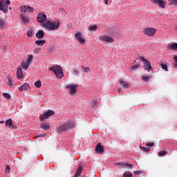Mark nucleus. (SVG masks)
I'll use <instances>...</instances> for the list:
<instances>
[{
	"mask_svg": "<svg viewBox=\"0 0 177 177\" xmlns=\"http://www.w3.org/2000/svg\"><path fill=\"white\" fill-rule=\"evenodd\" d=\"M8 5H10V0H0V10L4 14L8 13L9 10Z\"/></svg>",
	"mask_w": 177,
	"mask_h": 177,
	"instance_id": "nucleus-4",
	"label": "nucleus"
},
{
	"mask_svg": "<svg viewBox=\"0 0 177 177\" xmlns=\"http://www.w3.org/2000/svg\"><path fill=\"white\" fill-rule=\"evenodd\" d=\"M134 63H136V60L134 61Z\"/></svg>",
	"mask_w": 177,
	"mask_h": 177,
	"instance_id": "nucleus-56",
	"label": "nucleus"
},
{
	"mask_svg": "<svg viewBox=\"0 0 177 177\" xmlns=\"http://www.w3.org/2000/svg\"><path fill=\"white\" fill-rule=\"evenodd\" d=\"M21 13H26L27 10L29 13L34 12V8L32 7H30V6H23L19 8Z\"/></svg>",
	"mask_w": 177,
	"mask_h": 177,
	"instance_id": "nucleus-8",
	"label": "nucleus"
},
{
	"mask_svg": "<svg viewBox=\"0 0 177 177\" xmlns=\"http://www.w3.org/2000/svg\"><path fill=\"white\" fill-rule=\"evenodd\" d=\"M104 149L103 146L100 143H98L95 147V153L97 154H102V153H104Z\"/></svg>",
	"mask_w": 177,
	"mask_h": 177,
	"instance_id": "nucleus-15",
	"label": "nucleus"
},
{
	"mask_svg": "<svg viewBox=\"0 0 177 177\" xmlns=\"http://www.w3.org/2000/svg\"><path fill=\"white\" fill-rule=\"evenodd\" d=\"M88 30L89 31H96L97 30V26L93 25V26H89Z\"/></svg>",
	"mask_w": 177,
	"mask_h": 177,
	"instance_id": "nucleus-30",
	"label": "nucleus"
},
{
	"mask_svg": "<svg viewBox=\"0 0 177 177\" xmlns=\"http://www.w3.org/2000/svg\"><path fill=\"white\" fill-rule=\"evenodd\" d=\"M50 71H53L55 74V77L59 80L63 78V68L59 66H53L49 68Z\"/></svg>",
	"mask_w": 177,
	"mask_h": 177,
	"instance_id": "nucleus-2",
	"label": "nucleus"
},
{
	"mask_svg": "<svg viewBox=\"0 0 177 177\" xmlns=\"http://www.w3.org/2000/svg\"><path fill=\"white\" fill-rule=\"evenodd\" d=\"M46 20V15L40 13L37 15V21L38 23H45V21Z\"/></svg>",
	"mask_w": 177,
	"mask_h": 177,
	"instance_id": "nucleus-12",
	"label": "nucleus"
},
{
	"mask_svg": "<svg viewBox=\"0 0 177 177\" xmlns=\"http://www.w3.org/2000/svg\"><path fill=\"white\" fill-rule=\"evenodd\" d=\"M134 174H135V175H140V174H142V171H136L134 172Z\"/></svg>",
	"mask_w": 177,
	"mask_h": 177,
	"instance_id": "nucleus-47",
	"label": "nucleus"
},
{
	"mask_svg": "<svg viewBox=\"0 0 177 177\" xmlns=\"http://www.w3.org/2000/svg\"><path fill=\"white\" fill-rule=\"evenodd\" d=\"M149 80H151V75H149L148 76H142V80L144 82H149Z\"/></svg>",
	"mask_w": 177,
	"mask_h": 177,
	"instance_id": "nucleus-23",
	"label": "nucleus"
},
{
	"mask_svg": "<svg viewBox=\"0 0 177 177\" xmlns=\"http://www.w3.org/2000/svg\"><path fill=\"white\" fill-rule=\"evenodd\" d=\"M17 78H23V70H21V68H19L17 72Z\"/></svg>",
	"mask_w": 177,
	"mask_h": 177,
	"instance_id": "nucleus-22",
	"label": "nucleus"
},
{
	"mask_svg": "<svg viewBox=\"0 0 177 177\" xmlns=\"http://www.w3.org/2000/svg\"><path fill=\"white\" fill-rule=\"evenodd\" d=\"M176 30H177V28H176Z\"/></svg>",
	"mask_w": 177,
	"mask_h": 177,
	"instance_id": "nucleus-57",
	"label": "nucleus"
},
{
	"mask_svg": "<svg viewBox=\"0 0 177 177\" xmlns=\"http://www.w3.org/2000/svg\"><path fill=\"white\" fill-rule=\"evenodd\" d=\"M3 96L5 99H7V100H10V99H12V96L8 93H3Z\"/></svg>",
	"mask_w": 177,
	"mask_h": 177,
	"instance_id": "nucleus-26",
	"label": "nucleus"
},
{
	"mask_svg": "<svg viewBox=\"0 0 177 177\" xmlns=\"http://www.w3.org/2000/svg\"><path fill=\"white\" fill-rule=\"evenodd\" d=\"M169 1L171 2L172 5L177 6V0H169Z\"/></svg>",
	"mask_w": 177,
	"mask_h": 177,
	"instance_id": "nucleus-42",
	"label": "nucleus"
},
{
	"mask_svg": "<svg viewBox=\"0 0 177 177\" xmlns=\"http://www.w3.org/2000/svg\"><path fill=\"white\" fill-rule=\"evenodd\" d=\"M39 50H41V48H36L35 50H34V52H35V53H38V52H39Z\"/></svg>",
	"mask_w": 177,
	"mask_h": 177,
	"instance_id": "nucleus-49",
	"label": "nucleus"
},
{
	"mask_svg": "<svg viewBox=\"0 0 177 177\" xmlns=\"http://www.w3.org/2000/svg\"><path fill=\"white\" fill-rule=\"evenodd\" d=\"M21 18L23 23H24L25 24L26 23H28V21H30V18L26 16V13H24V12H22V14L21 15Z\"/></svg>",
	"mask_w": 177,
	"mask_h": 177,
	"instance_id": "nucleus-19",
	"label": "nucleus"
},
{
	"mask_svg": "<svg viewBox=\"0 0 177 177\" xmlns=\"http://www.w3.org/2000/svg\"><path fill=\"white\" fill-rule=\"evenodd\" d=\"M28 66H30L28 62H22V68L24 70H27V68H28Z\"/></svg>",
	"mask_w": 177,
	"mask_h": 177,
	"instance_id": "nucleus-28",
	"label": "nucleus"
},
{
	"mask_svg": "<svg viewBox=\"0 0 177 177\" xmlns=\"http://www.w3.org/2000/svg\"><path fill=\"white\" fill-rule=\"evenodd\" d=\"M35 138H39V135H37V136H35Z\"/></svg>",
	"mask_w": 177,
	"mask_h": 177,
	"instance_id": "nucleus-53",
	"label": "nucleus"
},
{
	"mask_svg": "<svg viewBox=\"0 0 177 177\" xmlns=\"http://www.w3.org/2000/svg\"><path fill=\"white\" fill-rule=\"evenodd\" d=\"M92 105H93V107H95V106H96V101L95 100L92 101Z\"/></svg>",
	"mask_w": 177,
	"mask_h": 177,
	"instance_id": "nucleus-50",
	"label": "nucleus"
},
{
	"mask_svg": "<svg viewBox=\"0 0 177 177\" xmlns=\"http://www.w3.org/2000/svg\"><path fill=\"white\" fill-rule=\"evenodd\" d=\"M99 40L102 41V42H107L108 44H111V42H114V39L113 37L110 36H100L99 37Z\"/></svg>",
	"mask_w": 177,
	"mask_h": 177,
	"instance_id": "nucleus-9",
	"label": "nucleus"
},
{
	"mask_svg": "<svg viewBox=\"0 0 177 177\" xmlns=\"http://www.w3.org/2000/svg\"><path fill=\"white\" fill-rule=\"evenodd\" d=\"M124 168H127V169H132V168H133V165L124 162Z\"/></svg>",
	"mask_w": 177,
	"mask_h": 177,
	"instance_id": "nucleus-29",
	"label": "nucleus"
},
{
	"mask_svg": "<svg viewBox=\"0 0 177 177\" xmlns=\"http://www.w3.org/2000/svg\"><path fill=\"white\" fill-rule=\"evenodd\" d=\"M139 59L142 63H144V68H145V70L147 71H150V70H151V62L145 59L143 56L139 57Z\"/></svg>",
	"mask_w": 177,
	"mask_h": 177,
	"instance_id": "nucleus-5",
	"label": "nucleus"
},
{
	"mask_svg": "<svg viewBox=\"0 0 177 177\" xmlns=\"http://www.w3.org/2000/svg\"><path fill=\"white\" fill-rule=\"evenodd\" d=\"M45 35V33L44 32V30H39L36 33V38H38V39H42Z\"/></svg>",
	"mask_w": 177,
	"mask_h": 177,
	"instance_id": "nucleus-20",
	"label": "nucleus"
},
{
	"mask_svg": "<svg viewBox=\"0 0 177 177\" xmlns=\"http://www.w3.org/2000/svg\"><path fill=\"white\" fill-rule=\"evenodd\" d=\"M105 5H109V0H104Z\"/></svg>",
	"mask_w": 177,
	"mask_h": 177,
	"instance_id": "nucleus-51",
	"label": "nucleus"
},
{
	"mask_svg": "<svg viewBox=\"0 0 177 177\" xmlns=\"http://www.w3.org/2000/svg\"><path fill=\"white\" fill-rule=\"evenodd\" d=\"M151 1L155 5H158L159 8H161V9H165V1L162 0H151Z\"/></svg>",
	"mask_w": 177,
	"mask_h": 177,
	"instance_id": "nucleus-11",
	"label": "nucleus"
},
{
	"mask_svg": "<svg viewBox=\"0 0 177 177\" xmlns=\"http://www.w3.org/2000/svg\"><path fill=\"white\" fill-rule=\"evenodd\" d=\"M169 49H170L171 50H176V51H177V43H174V44H171L169 46Z\"/></svg>",
	"mask_w": 177,
	"mask_h": 177,
	"instance_id": "nucleus-25",
	"label": "nucleus"
},
{
	"mask_svg": "<svg viewBox=\"0 0 177 177\" xmlns=\"http://www.w3.org/2000/svg\"><path fill=\"white\" fill-rule=\"evenodd\" d=\"M73 74L75 75H77L80 74V71L77 70H73Z\"/></svg>",
	"mask_w": 177,
	"mask_h": 177,
	"instance_id": "nucleus-45",
	"label": "nucleus"
},
{
	"mask_svg": "<svg viewBox=\"0 0 177 177\" xmlns=\"http://www.w3.org/2000/svg\"><path fill=\"white\" fill-rule=\"evenodd\" d=\"M82 68L84 71V73H89L91 71V69L88 67H84L83 65H82Z\"/></svg>",
	"mask_w": 177,
	"mask_h": 177,
	"instance_id": "nucleus-36",
	"label": "nucleus"
},
{
	"mask_svg": "<svg viewBox=\"0 0 177 177\" xmlns=\"http://www.w3.org/2000/svg\"><path fill=\"white\" fill-rule=\"evenodd\" d=\"M6 174H9V172H10V167L9 166H6Z\"/></svg>",
	"mask_w": 177,
	"mask_h": 177,
	"instance_id": "nucleus-44",
	"label": "nucleus"
},
{
	"mask_svg": "<svg viewBox=\"0 0 177 177\" xmlns=\"http://www.w3.org/2000/svg\"><path fill=\"white\" fill-rule=\"evenodd\" d=\"M141 150H142V151H146L147 153L150 151V148L149 147H140Z\"/></svg>",
	"mask_w": 177,
	"mask_h": 177,
	"instance_id": "nucleus-35",
	"label": "nucleus"
},
{
	"mask_svg": "<svg viewBox=\"0 0 177 177\" xmlns=\"http://www.w3.org/2000/svg\"><path fill=\"white\" fill-rule=\"evenodd\" d=\"M74 127V123L66 122L64 124L61 125L57 129V133H62V132H67L68 129H71Z\"/></svg>",
	"mask_w": 177,
	"mask_h": 177,
	"instance_id": "nucleus-3",
	"label": "nucleus"
},
{
	"mask_svg": "<svg viewBox=\"0 0 177 177\" xmlns=\"http://www.w3.org/2000/svg\"><path fill=\"white\" fill-rule=\"evenodd\" d=\"M35 86H36V88H41V81L38 80L37 82H36L35 83Z\"/></svg>",
	"mask_w": 177,
	"mask_h": 177,
	"instance_id": "nucleus-37",
	"label": "nucleus"
},
{
	"mask_svg": "<svg viewBox=\"0 0 177 177\" xmlns=\"http://www.w3.org/2000/svg\"><path fill=\"white\" fill-rule=\"evenodd\" d=\"M42 26L46 30H48L49 31H55V30H57L59 27H60V22H51L50 21H46L44 24H42Z\"/></svg>",
	"mask_w": 177,
	"mask_h": 177,
	"instance_id": "nucleus-1",
	"label": "nucleus"
},
{
	"mask_svg": "<svg viewBox=\"0 0 177 177\" xmlns=\"http://www.w3.org/2000/svg\"><path fill=\"white\" fill-rule=\"evenodd\" d=\"M39 138H44L45 136H46V134H45V133L39 134Z\"/></svg>",
	"mask_w": 177,
	"mask_h": 177,
	"instance_id": "nucleus-48",
	"label": "nucleus"
},
{
	"mask_svg": "<svg viewBox=\"0 0 177 177\" xmlns=\"http://www.w3.org/2000/svg\"><path fill=\"white\" fill-rule=\"evenodd\" d=\"M5 26V21L2 19H0V27H3Z\"/></svg>",
	"mask_w": 177,
	"mask_h": 177,
	"instance_id": "nucleus-43",
	"label": "nucleus"
},
{
	"mask_svg": "<svg viewBox=\"0 0 177 177\" xmlns=\"http://www.w3.org/2000/svg\"><path fill=\"white\" fill-rule=\"evenodd\" d=\"M77 84H68L66 87V89H70L69 95H74L77 92Z\"/></svg>",
	"mask_w": 177,
	"mask_h": 177,
	"instance_id": "nucleus-10",
	"label": "nucleus"
},
{
	"mask_svg": "<svg viewBox=\"0 0 177 177\" xmlns=\"http://www.w3.org/2000/svg\"><path fill=\"white\" fill-rule=\"evenodd\" d=\"M51 115H55V111L52 110H48V111L45 112L40 117V121H44V120H46V118H49Z\"/></svg>",
	"mask_w": 177,
	"mask_h": 177,
	"instance_id": "nucleus-7",
	"label": "nucleus"
},
{
	"mask_svg": "<svg viewBox=\"0 0 177 177\" xmlns=\"http://www.w3.org/2000/svg\"><path fill=\"white\" fill-rule=\"evenodd\" d=\"M154 143L153 142H148L146 144V146H153Z\"/></svg>",
	"mask_w": 177,
	"mask_h": 177,
	"instance_id": "nucleus-46",
	"label": "nucleus"
},
{
	"mask_svg": "<svg viewBox=\"0 0 177 177\" xmlns=\"http://www.w3.org/2000/svg\"><path fill=\"white\" fill-rule=\"evenodd\" d=\"M32 59H34V56H32V55H30L28 57V59H27V63L28 64H31V62H32Z\"/></svg>",
	"mask_w": 177,
	"mask_h": 177,
	"instance_id": "nucleus-32",
	"label": "nucleus"
},
{
	"mask_svg": "<svg viewBox=\"0 0 177 177\" xmlns=\"http://www.w3.org/2000/svg\"><path fill=\"white\" fill-rule=\"evenodd\" d=\"M8 79V85H12V82H13V79L12 78V77L8 76L7 77Z\"/></svg>",
	"mask_w": 177,
	"mask_h": 177,
	"instance_id": "nucleus-34",
	"label": "nucleus"
},
{
	"mask_svg": "<svg viewBox=\"0 0 177 177\" xmlns=\"http://www.w3.org/2000/svg\"><path fill=\"white\" fill-rule=\"evenodd\" d=\"M160 67L165 71H168V66H167V64H160Z\"/></svg>",
	"mask_w": 177,
	"mask_h": 177,
	"instance_id": "nucleus-33",
	"label": "nucleus"
},
{
	"mask_svg": "<svg viewBox=\"0 0 177 177\" xmlns=\"http://www.w3.org/2000/svg\"><path fill=\"white\" fill-rule=\"evenodd\" d=\"M46 44V40H37L35 41V44L37 45V46H42V45H45Z\"/></svg>",
	"mask_w": 177,
	"mask_h": 177,
	"instance_id": "nucleus-21",
	"label": "nucleus"
},
{
	"mask_svg": "<svg viewBox=\"0 0 177 177\" xmlns=\"http://www.w3.org/2000/svg\"><path fill=\"white\" fill-rule=\"evenodd\" d=\"M7 128H11V129H16L17 127L16 125H13V122H12V119H8L5 124Z\"/></svg>",
	"mask_w": 177,
	"mask_h": 177,
	"instance_id": "nucleus-14",
	"label": "nucleus"
},
{
	"mask_svg": "<svg viewBox=\"0 0 177 177\" xmlns=\"http://www.w3.org/2000/svg\"><path fill=\"white\" fill-rule=\"evenodd\" d=\"M41 128H42V129H44V131H46L49 129V125H48L46 123H43Z\"/></svg>",
	"mask_w": 177,
	"mask_h": 177,
	"instance_id": "nucleus-31",
	"label": "nucleus"
},
{
	"mask_svg": "<svg viewBox=\"0 0 177 177\" xmlns=\"http://www.w3.org/2000/svg\"><path fill=\"white\" fill-rule=\"evenodd\" d=\"M115 165H116V167H119V169H121L122 168H124L125 166V162H115Z\"/></svg>",
	"mask_w": 177,
	"mask_h": 177,
	"instance_id": "nucleus-24",
	"label": "nucleus"
},
{
	"mask_svg": "<svg viewBox=\"0 0 177 177\" xmlns=\"http://www.w3.org/2000/svg\"><path fill=\"white\" fill-rule=\"evenodd\" d=\"M76 174H75V176L73 177H80L81 176V174H82V163L80 164L77 166V170H76Z\"/></svg>",
	"mask_w": 177,
	"mask_h": 177,
	"instance_id": "nucleus-16",
	"label": "nucleus"
},
{
	"mask_svg": "<svg viewBox=\"0 0 177 177\" xmlns=\"http://www.w3.org/2000/svg\"><path fill=\"white\" fill-rule=\"evenodd\" d=\"M157 30L154 28H146L143 30V33L147 37H154Z\"/></svg>",
	"mask_w": 177,
	"mask_h": 177,
	"instance_id": "nucleus-6",
	"label": "nucleus"
},
{
	"mask_svg": "<svg viewBox=\"0 0 177 177\" xmlns=\"http://www.w3.org/2000/svg\"><path fill=\"white\" fill-rule=\"evenodd\" d=\"M173 59L175 62V64H174V68H177V56H174Z\"/></svg>",
	"mask_w": 177,
	"mask_h": 177,
	"instance_id": "nucleus-38",
	"label": "nucleus"
},
{
	"mask_svg": "<svg viewBox=\"0 0 177 177\" xmlns=\"http://www.w3.org/2000/svg\"><path fill=\"white\" fill-rule=\"evenodd\" d=\"M75 37L80 44H82L83 45L85 44V39L82 38V34H81V32L76 33Z\"/></svg>",
	"mask_w": 177,
	"mask_h": 177,
	"instance_id": "nucleus-13",
	"label": "nucleus"
},
{
	"mask_svg": "<svg viewBox=\"0 0 177 177\" xmlns=\"http://www.w3.org/2000/svg\"><path fill=\"white\" fill-rule=\"evenodd\" d=\"M167 151H162L159 152V156H167Z\"/></svg>",
	"mask_w": 177,
	"mask_h": 177,
	"instance_id": "nucleus-40",
	"label": "nucleus"
},
{
	"mask_svg": "<svg viewBox=\"0 0 177 177\" xmlns=\"http://www.w3.org/2000/svg\"><path fill=\"white\" fill-rule=\"evenodd\" d=\"M28 89H30V85L27 83H24L19 87V92H23L24 91H28Z\"/></svg>",
	"mask_w": 177,
	"mask_h": 177,
	"instance_id": "nucleus-18",
	"label": "nucleus"
},
{
	"mask_svg": "<svg viewBox=\"0 0 177 177\" xmlns=\"http://www.w3.org/2000/svg\"><path fill=\"white\" fill-rule=\"evenodd\" d=\"M119 82H120V85H121V86H122V88H124V89H128V88H131V85L129 84V83H128L122 80H120Z\"/></svg>",
	"mask_w": 177,
	"mask_h": 177,
	"instance_id": "nucleus-17",
	"label": "nucleus"
},
{
	"mask_svg": "<svg viewBox=\"0 0 177 177\" xmlns=\"http://www.w3.org/2000/svg\"><path fill=\"white\" fill-rule=\"evenodd\" d=\"M139 67H140V64H137V65L133 66L131 67V71H132V70H136V68H139Z\"/></svg>",
	"mask_w": 177,
	"mask_h": 177,
	"instance_id": "nucleus-41",
	"label": "nucleus"
},
{
	"mask_svg": "<svg viewBox=\"0 0 177 177\" xmlns=\"http://www.w3.org/2000/svg\"><path fill=\"white\" fill-rule=\"evenodd\" d=\"M32 29L28 30L27 32V37H28L29 38H30V37H32Z\"/></svg>",
	"mask_w": 177,
	"mask_h": 177,
	"instance_id": "nucleus-39",
	"label": "nucleus"
},
{
	"mask_svg": "<svg viewBox=\"0 0 177 177\" xmlns=\"http://www.w3.org/2000/svg\"><path fill=\"white\" fill-rule=\"evenodd\" d=\"M10 10H12V7L10 8Z\"/></svg>",
	"mask_w": 177,
	"mask_h": 177,
	"instance_id": "nucleus-54",
	"label": "nucleus"
},
{
	"mask_svg": "<svg viewBox=\"0 0 177 177\" xmlns=\"http://www.w3.org/2000/svg\"><path fill=\"white\" fill-rule=\"evenodd\" d=\"M123 176L124 177H132L133 174H132V172L127 171L124 173Z\"/></svg>",
	"mask_w": 177,
	"mask_h": 177,
	"instance_id": "nucleus-27",
	"label": "nucleus"
},
{
	"mask_svg": "<svg viewBox=\"0 0 177 177\" xmlns=\"http://www.w3.org/2000/svg\"><path fill=\"white\" fill-rule=\"evenodd\" d=\"M5 50H6V48H4V52H5Z\"/></svg>",
	"mask_w": 177,
	"mask_h": 177,
	"instance_id": "nucleus-55",
	"label": "nucleus"
},
{
	"mask_svg": "<svg viewBox=\"0 0 177 177\" xmlns=\"http://www.w3.org/2000/svg\"><path fill=\"white\" fill-rule=\"evenodd\" d=\"M3 122H5L4 121H0V124H3Z\"/></svg>",
	"mask_w": 177,
	"mask_h": 177,
	"instance_id": "nucleus-52",
	"label": "nucleus"
}]
</instances>
